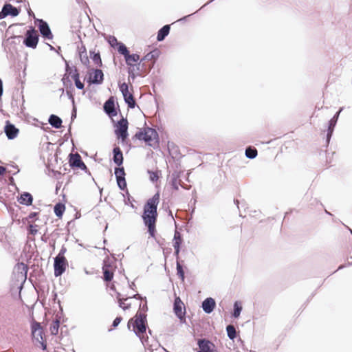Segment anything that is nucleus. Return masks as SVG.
Masks as SVG:
<instances>
[{
	"mask_svg": "<svg viewBox=\"0 0 352 352\" xmlns=\"http://www.w3.org/2000/svg\"><path fill=\"white\" fill-rule=\"evenodd\" d=\"M120 91L122 92L125 102L128 104V107L131 109H133L136 102L133 98V96L129 93V87L126 82H123L119 86Z\"/></svg>",
	"mask_w": 352,
	"mask_h": 352,
	"instance_id": "obj_6",
	"label": "nucleus"
},
{
	"mask_svg": "<svg viewBox=\"0 0 352 352\" xmlns=\"http://www.w3.org/2000/svg\"><path fill=\"white\" fill-rule=\"evenodd\" d=\"M91 57L93 60V61L98 66L102 65V60L100 58V53H95L94 52H91Z\"/></svg>",
	"mask_w": 352,
	"mask_h": 352,
	"instance_id": "obj_34",
	"label": "nucleus"
},
{
	"mask_svg": "<svg viewBox=\"0 0 352 352\" xmlns=\"http://www.w3.org/2000/svg\"><path fill=\"white\" fill-rule=\"evenodd\" d=\"M51 50H54V47L52 46L51 45H48Z\"/></svg>",
	"mask_w": 352,
	"mask_h": 352,
	"instance_id": "obj_61",
	"label": "nucleus"
},
{
	"mask_svg": "<svg viewBox=\"0 0 352 352\" xmlns=\"http://www.w3.org/2000/svg\"><path fill=\"white\" fill-rule=\"evenodd\" d=\"M115 175L116 179L123 178L125 176L124 169L123 167L115 168Z\"/></svg>",
	"mask_w": 352,
	"mask_h": 352,
	"instance_id": "obj_37",
	"label": "nucleus"
},
{
	"mask_svg": "<svg viewBox=\"0 0 352 352\" xmlns=\"http://www.w3.org/2000/svg\"><path fill=\"white\" fill-rule=\"evenodd\" d=\"M245 156L248 159H254L257 156V150L252 146L246 148Z\"/></svg>",
	"mask_w": 352,
	"mask_h": 352,
	"instance_id": "obj_28",
	"label": "nucleus"
},
{
	"mask_svg": "<svg viewBox=\"0 0 352 352\" xmlns=\"http://www.w3.org/2000/svg\"><path fill=\"white\" fill-rule=\"evenodd\" d=\"M135 286V283H132L130 285V287H131V289H133V287H134Z\"/></svg>",
	"mask_w": 352,
	"mask_h": 352,
	"instance_id": "obj_60",
	"label": "nucleus"
},
{
	"mask_svg": "<svg viewBox=\"0 0 352 352\" xmlns=\"http://www.w3.org/2000/svg\"><path fill=\"white\" fill-rule=\"evenodd\" d=\"M60 326V321L59 320L56 319L55 321L53 322V323L50 326V332L52 335H56L58 332V329Z\"/></svg>",
	"mask_w": 352,
	"mask_h": 352,
	"instance_id": "obj_32",
	"label": "nucleus"
},
{
	"mask_svg": "<svg viewBox=\"0 0 352 352\" xmlns=\"http://www.w3.org/2000/svg\"><path fill=\"white\" fill-rule=\"evenodd\" d=\"M173 247L175 249L174 254L176 256L177 259H178L180 251V246H179L178 243H173Z\"/></svg>",
	"mask_w": 352,
	"mask_h": 352,
	"instance_id": "obj_42",
	"label": "nucleus"
},
{
	"mask_svg": "<svg viewBox=\"0 0 352 352\" xmlns=\"http://www.w3.org/2000/svg\"><path fill=\"white\" fill-rule=\"evenodd\" d=\"M197 344L200 349L198 352H210L212 349L215 348L212 342L206 339H199Z\"/></svg>",
	"mask_w": 352,
	"mask_h": 352,
	"instance_id": "obj_12",
	"label": "nucleus"
},
{
	"mask_svg": "<svg viewBox=\"0 0 352 352\" xmlns=\"http://www.w3.org/2000/svg\"><path fill=\"white\" fill-rule=\"evenodd\" d=\"M16 270L21 274V277L26 278L28 267L27 265L23 263H19L16 265Z\"/></svg>",
	"mask_w": 352,
	"mask_h": 352,
	"instance_id": "obj_30",
	"label": "nucleus"
},
{
	"mask_svg": "<svg viewBox=\"0 0 352 352\" xmlns=\"http://www.w3.org/2000/svg\"><path fill=\"white\" fill-rule=\"evenodd\" d=\"M148 173L150 175V179L152 182H156L158 179L159 176H158V174H157V172H153V171L148 170Z\"/></svg>",
	"mask_w": 352,
	"mask_h": 352,
	"instance_id": "obj_41",
	"label": "nucleus"
},
{
	"mask_svg": "<svg viewBox=\"0 0 352 352\" xmlns=\"http://www.w3.org/2000/svg\"><path fill=\"white\" fill-rule=\"evenodd\" d=\"M176 268H177V275L179 276V277L182 280H184V278H185V276H184V270H183L182 265L180 264V263H179L178 261H177Z\"/></svg>",
	"mask_w": 352,
	"mask_h": 352,
	"instance_id": "obj_35",
	"label": "nucleus"
},
{
	"mask_svg": "<svg viewBox=\"0 0 352 352\" xmlns=\"http://www.w3.org/2000/svg\"><path fill=\"white\" fill-rule=\"evenodd\" d=\"M82 48H83V51L80 52V57L81 62L83 64H86L87 62H89V60H88L87 56H86L85 47H82Z\"/></svg>",
	"mask_w": 352,
	"mask_h": 352,
	"instance_id": "obj_39",
	"label": "nucleus"
},
{
	"mask_svg": "<svg viewBox=\"0 0 352 352\" xmlns=\"http://www.w3.org/2000/svg\"><path fill=\"white\" fill-rule=\"evenodd\" d=\"M170 32V25H164L157 33V39L158 41H162L169 34Z\"/></svg>",
	"mask_w": 352,
	"mask_h": 352,
	"instance_id": "obj_22",
	"label": "nucleus"
},
{
	"mask_svg": "<svg viewBox=\"0 0 352 352\" xmlns=\"http://www.w3.org/2000/svg\"><path fill=\"white\" fill-rule=\"evenodd\" d=\"M48 121L50 125L55 129H60L61 127L62 120L56 115H51Z\"/></svg>",
	"mask_w": 352,
	"mask_h": 352,
	"instance_id": "obj_23",
	"label": "nucleus"
},
{
	"mask_svg": "<svg viewBox=\"0 0 352 352\" xmlns=\"http://www.w3.org/2000/svg\"><path fill=\"white\" fill-rule=\"evenodd\" d=\"M32 335L33 340L41 344L42 349L45 350L47 346L43 341V329L39 322L34 321L32 323Z\"/></svg>",
	"mask_w": 352,
	"mask_h": 352,
	"instance_id": "obj_5",
	"label": "nucleus"
},
{
	"mask_svg": "<svg viewBox=\"0 0 352 352\" xmlns=\"http://www.w3.org/2000/svg\"><path fill=\"white\" fill-rule=\"evenodd\" d=\"M184 307V303L182 302L179 298H176L174 302V311L175 315L179 318H182L185 312L182 310Z\"/></svg>",
	"mask_w": 352,
	"mask_h": 352,
	"instance_id": "obj_17",
	"label": "nucleus"
},
{
	"mask_svg": "<svg viewBox=\"0 0 352 352\" xmlns=\"http://www.w3.org/2000/svg\"><path fill=\"white\" fill-rule=\"evenodd\" d=\"M3 82L2 80L0 79V97L2 96L3 94Z\"/></svg>",
	"mask_w": 352,
	"mask_h": 352,
	"instance_id": "obj_54",
	"label": "nucleus"
},
{
	"mask_svg": "<svg viewBox=\"0 0 352 352\" xmlns=\"http://www.w3.org/2000/svg\"><path fill=\"white\" fill-rule=\"evenodd\" d=\"M242 311V306L240 302L236 301L234 304V311L232 316L234 318H239Z\"/></svg>",
	"mask_w": 352,
	"mask_h": 352,
	"instance_id": "obj_31",
	"label": "nucleus"
},
{
	"mask_svg": "<svg viewBox=\"0 0 352 352\" xmlns=\"http://www.w3.org/2000/svg\"><path fill=\"white\" fill-rule=\"evenodd\" d=\"M128 121L126 118H122L118 122L117 129L115 131L116 135L123 140L128 136Z\"/></svg>",
	"mask_w": 352,
	"mask_h": 352,
	"instance_id": "obj_8",
	"label": "nucleus"
},
{
	"mask_svg": "<svg viewBox=\"0 0 352 352\" xmlns=\"http://www.w3.org/2000/svg\"><path fill=\"white\" fill-rule=\"evenodd\" d=\"M179 173L177 171H174L170 175V185L172 188L176 190L179 189V186L180 185L181 180L179 179Z\"/></svg>",
	"mask_w": 352,
	"mask_h": 352,
	"instance_id": "obj_20",
	"label": "nucleus"
},
{
	"mask_svg": "<svg viewBox=\"0 0 352 352\" xmlns=\"http://www.w3.org/2000/svg\"><path fill=\"white\" fill-rule=\"evenodd\" d=\"M67 252V249L65 246H63L58 253V254L56 256L58 258H65L64 254Z\"/></svg>",
	"mask_w": 352,
	"mask_h": 352,
	"instance_id": "obj_45",
	"label": "nucleus"
},
{
	"mask_svg": "<svg viewBox=\"0 0 352 352\" xmlns=\"http://www.w3.org/2000/svg\"><path fill=\"white\" fill-rule=\"evenodd\" d=\"M104 280L106 281H111L113 279V274L107 269L103 267Z\"/></svg>",
	"mask_w": 352,
	"mask_h": 352,
	"instance_id": "obj_36",
	"label": "nucleus"
},
{
	"mask_svg": "<svg viewBox=\"0 0 352 352\" xmlns=\"http://www.w3.org/2000/svg\"><path fill=\"white\" fill-rule=\"evenodd\" d=\"M65 210V206L64 204L58 203L56 204L54 206V213L58 217H61L63 214V212Z\"/></svg>",
	"mask_w": 352,
	"mask_h": 352,
	"instance_id": "obj_29",
	"label": "nucleus"
},
{
	"mask_svg": "<svg viewBox=\"0 0 352 352\" xmlns=\"http://www.w3.org/2000/svg\"><path fill=\"white\" fill-rule=\"evenodd\" d=\"M118 52L120 54L123 55L124 57L125 58L129 53V51L128 50L127 47L122 43H118Z\"/></svg>",
	"mask_w": 352,
	"mask_h": 352,
	"instance_id": "obj_33",
	"label": "nucleus"
},
{
	"mask_svg": "<svg viewBox=\"0 0 352 352\" xmlns=\"http://www.w3.org/2000/svg\"><path fill=\"white\" fill-rule=\"evenodd\" d=\"M80 155L78 153H76L70 155L69 165L72 167L77 168L82 162Z\"/></svg>",
	"mask_w": 352,
	"mask_h": 352,
	"instance_id": "obj_25",
	"label": "nucleus"
},
{
	"mask_svg": "<svg viewBox=\"0 0 352 352\" xmlns=\"http://www.w3.org/2000/svg\"><path fill=\"white\" fill-rule=\"evenodd\" d=\"M343 110V107L340 108V110L333 116V117L329 122V126L327 134V142L329 143L330 139L332 136L334 127L337 123L339 115L340 112Z\"/></svg>",
	"mask_w": 352,
	"mask_h": 352,
	"instance_id": "obj_11",
	"label": "nucleus"
},
{
	"mask_svg": "<svg viewBox=\"0 0 352 352\" xmlns=\"http://www.w3.org/2000/svg\"><path fill=\"white\" fill-rule=\"evenodd\" d=\"M118 301L120 307H121L123 310H126L130 308V304L124 303L121 298H119Z\"/></svg>",
	"mask_w": 352,
	"mask_h": 352,
	"instance_id": "obj_43",
	"label": "nucleus"
},
{
	"mask_svg": "<svg viewBox=\"0 0 352 352\" xmlns=\"http://www.w3.org/2000/svg\"><path fill=\"white\" fill-rule=\"evenodd\" d=\"M109 44L111 45V47H115V45H118V43H119V42H118L115 36H111L109 38Z\"/></svg>",
	"mask_w": 352,
	"mask_h": 352,
	"instance_id": "obj_44",
	"label": "nucleus"
},
{
	"mask_svg": "<svg viewBox=\"0 0 352 352\" xmlns=\"http://www.w3.org/2000/svg\"><path fill=\"white\" fill-rule=\"evenodd\" d=\"M120 189L124 190L126 188L125 177L116 179Z\"/></svg>",
	"mask_w": 352,
	"mask_h": 352,
	"instance_id": "obj_38",
	"label": "nucleus"
},
{
	"mask_svg": "<svg viewBox=\"0 0 352 352\" xmlns=\"http://www.w3.org/2000/svg\"><path fill=\"white\" fill-rule=\"evenodd\" d=\"M6 16H6L5 12H3V8H2L1 11L0 12V19H3Z\"/></svg>",
	"mask_w": 352,
	"mask_h": 352,
	"instance_id": "obj_52",
	"label": "nucleus"
},
{
	"mask_svg": "<svg viewBox=\"0 0 352 352\" xmlns=\"http://www.w3.org/2000/svg\"><path fill=\"white\" fill-rule=\"evenodd\" d=\"M135 320L131 319L129 321L128 327L133 325L134 333L142 340V335L146 332V315L142 312H137L135 316Z\"/></svg>",
	"mask_w": 352,
	"mask_h": 352,
	"instance_id": "obj_2",
	"label": "nucleus"
},
{
	"mask_svg": "<svg viewBox=\"0 0 352 352\" xmlns=\"http://www.w3.org/2000/svg\"><path fill=\"white\" fill-rule=\"evenodd\" d=\"M174 243H178L179 246L181 245L182 243V239L181 236V234L178 231H175L174 234Z\"/></svg>",
	"mask_w": 352,
	"mask_h": 352,
	"instance_id": "obj_40",
	"label": "nucleus"
},
{
	"mask_svg": "<svg viewBox=\"0 0 352 352\" xmlns=\"http://www.w3.org/2000/svg\"><path fill=\"white\" fill-rule=\"evenodd\" d=\"M160 195L156 192L151 198L148 199L144 206V212L142 216L143 221L148 227V232L151 236H155V224L157 218V206L160 202Z\"/></svg>",
	"mask_w": 352,
	"mask_h": 352,
	"instance_id": "obj_1",
	"label": "nucleus"
},
{
	"mask_svg": "<svg viewBox=\"0 0 352 352\" xmlns=\"http://www.w3.org/2000/svg\"><path fill=\"white\" fill-rule=\"evenodd\" d=\"M76 117V109L75 108V107H74V109H73V111H72V120L74 119Z\"/></svg>",
	"mask_w": 352,
	"mask_h": 352,
	"instance_id": "obj_51",
	"label": "nucleus"
},
{
	"mask_svg": "<svg viewBox=\"0 0 352 352\" xmlns=\"http://www.w3.org/2000/svg\"><path fill=\"white\" fill-rule=\"evenodd\" d=\"M63 81L64 85H65V77L63 78Z\"/></svg>",
	"mask_w": 352,
	"mask_h": 352,
	"instance_id": "obj_62",
	"label": "nucleus"
},
{
	"mask_svg": "<svg viewBox=\"0 0 352 352\" xmlns=\"http://www.w3.org/2000/svg\"><path fill=\"white\" fill-rule=\"evenodd\" d=\"M216 306L215 300L212 298H207L202 302V309L206 314H210L213 311Z\"/></svg>",
	"mask_w": 352,
	"mask_h": 352,
	"instance_id": "obj_13",
	"label": "nucleus"
},
{
	"mask_svg": "<svg viewBox=\"0 0 352 352\" xmlns=\"http://www.w3.org/2000/svg\"><path fill=\"white\" fill-rule=\"evenodd\" d=\"M28 14H29V16H34L33 12L31 10H30L28 11Z\"/></svg>",
	"mask_w": 352,
	"mask_h": 352,
	"instance_id": "obj_58",
	"label": "nucleus"
},
{
	"mask_svg": "<svg viewBox=\"0 0 352 352\" xmlns=\"http://www.w3.org/2000/svg\"><path fill=\"white\" fill-rule=\"evenodd\" d=\"M4 131L9 140H13L15 138L19 133V129L8 121L7 122Z\"/></svg>",
	"mask_w": 352,
	"mask_h": 352,
	"instance_id": "obj_14",
	"label": "nucleus"
},
{
	"mask_svg": "<svg viewBox=\"0 0 352 352\" xmlns=\"http://www.w3.org/2000/svg\"><path fill=\"white\" fill-rule=\"evenodd\" d=\"M132 298H137V299H142L141 296L138 294L133 295Z\"/></svg>",
	"mask_w": 352,
	"mask_h": 352,
	"instance_id": "obj_56",
	"label": "nucleus"
},
{
	"mask_svg": "<svg viewBox=\"0 0 352 352\" xmlns=\"http://www.w3.org/2000/svg\"><path fill=\"white\" fill-rule=\"evenodd\" d=\"M122 317L120 316H118V317H116L114 320L113 321V324H112V327H116L118 326V324L120 323V322L122 321Z\"/></svg>",
	"mask_w": 352,
	"mask_h": 352,
	"instance_id": "obj_46",
	"label": "nucleus"
},
{
	"mask_svg": "<svg viewBox=\"0 0 352 352\" xmlns=\"http://www.w3.org/2000/svg\"><path fill=\"white\" fill-rule=\"evenodd\" d=\"M135 137L140 140H144L148 145L151 146V142L157 138L158 134L155 129L148 127L144 131L137 132Z\"/></svg>",
	"mask_w": 352,
	"mask_h": 352,
	"instance_id": "obj_3",
	"label": "nucleus"
},
{
	"mask_svg": "<svg viewBox=\"0 0 352 352\" xmlns=\"http://www.w3.org/2000/svg\"><path fill=\"white\" fill-rule=\"evenodd\" d=\"M113 160L114 163L120 166L123 163V155L122 152L119 146H115L113 149Z\"/></svg>",
	"mask_w": 352,
	"mask_h": 352,
	"instance_id": "obj_16",
	"label": "nucleus"
},
{
	"mask_svg": "<svg viewBox=\"0 0 352 352\" xmlns=\"http://www.w3.org/2000/svg\"><path fill=\"white\" fill-rule=\"evenodd\" d=\"M129 77H131L133 79L135 78V74L131 69H129Z\"/></svg>",
	"mask_w": 352,
	"mask_h": 352,
	"instance_id": "obj_53",
	"label": "nucleus"
},
{
	"mask_svg": "<svg viewBox=\"0 0 352 352\" xmlns=\"http://www.w3.org/2000/svg\"><path fill=\"white\" fill-rule=\"evenodd\" d=\"M140 309H144V308L147 309L146 302H145L142 306L140 305Z\"/></svg>",
	"mask_w": 352,
	"mask_h": 352,
	"instance_id": "obj_57",
	"label": "nucleus"
},
{
	"mask_svg": "<svg viewBox=\"0 0 352 352\" xmlns=\"http://www.w3.org/2000/svg\"><path fill=\"white\" fill-rule=\"evenodd\" d=\"M65 72L66 74H68L69 76L74 80L75 85L78 89H82L84 88V83L80 80L78 71L75 67L72 69L66 63Z\"/></svg>",
	"mask_w": 352,
	"mask_h": 352,
	"instance_id": "obj_9",
	"label": "nucleus"
},
{
	"mask_svg": "<svg viewBox=\"0 0 352 352\" xmlns=\"http://www.w3.org/2000/svg\"><path fill=\"white\" fill-rule=\"evenodd\" d=\"M234 202L238 205V204H239V201L238 200H235Z\"/></svg>",
	"mask_w": 352,
	"mask_h": 352,
	"instance_id": "obj_64",
	"label": "nucleus"
},
{
	"mask_svg": "<svg viewBox=\"0 0 352 352\" xmlns=\"http://www.w3.org/2000/svg\"><path fill=\"white\" fill-rule=\"evenodd\" d=\"M33 198L30 193L25 192L21 195L19 201L21 204L30 206L32 204Z\"/></svg>",
	"mask_w": 352,
	"mask_h": 352,
	"instance_id": "obj_21",
	"label": "nucleus"
},
{
	"mask_svg": "<svg viewBox=\"0 0 352 352\" xmlns=\"http://www.w3.org/2000/svg\"><path fill=\"white\" fill-rule=\"evenodd\" d=\"M190 15H191V14H189V15H188V16H184V17H183V18L180 19L179 21H184V20H185L187 17L190 16Z\"/></svg>",
	"mask_w": 352,
	"mask_h": 352,
	"instance_id": "obj_59",
	"label": "nucleus"
},
{
	"mask_svg": "<svg viewBox=\"0 0 352 352\" xmlns=\"http://www.w3.org/2000/svg\"><path fill=\"white\" fill-rule=\"evenodd\" d=\"M160 52L159 50L155 49L147 54H146L141 60V61H148L151 60H156L160 56Z\"/></svg>",
	"mask_w": 352,
	"mask_h": 352,
	"instance_id": "obj_24",
	"label": "nucleus"
},
{
	"mask_svg": "<svg viewBox=\"0 0 352 352\" xmlns=\"http://www.w3.org/2000/svg\"><path fill=\"white\" fill-rule=\"evenodd\" d=\"M38 23V29L42 36L46 39L51 40L53 38V34L47 23L43 19H36Z\"/></svg>",
	"mask_w": 352,
	"mask_h": 352,
	"instance_id": "obj_10",
	"label": "nucleus"
},
{
	"mask_svg": "<svg viewBox=\"0 0 352 352\" xmlns=\"http://www.w3.org/2000/svg\"><path fill=\"white\" fill-rule=\"evenodd\" d=\"M12 170H9L10 173H12L13 175H15L16 173H19V169L18 168V166L16 165L12 166Z\"/></svg>",
	"mask_w": 352,
	"mask_h": 352,
	"instance_id": "obj_47",
	"label": "nucleus"
},
{
	"mask_svg": "<svg viewBox=\"0 0 352 352\" xmlns=\"http://www.w3.org/2000/svg\"><path fill=\"white\" fill-rule=\"evenodd\" d=\"M104 110L109 116H115L117 112L115 109L114 102L112 98H109L104 104Z\"/></svg>",
	"mask_w": 352,
	"mask_h": 352,
	"instance_id": "obj_15",
	"label": "nucleus"
},
{
	"mask_svg": "<svg viewBox=\"0 0 352 352\" xmlns=\"http://www.w3.org/2000/svg\"><path fill=\"white\" fill-rule=\"evenodd\" d=\"M104 80V74L101 69H94V76L90 78V82L93 84L100 85Z\"/></svg>",
	"mask_w": 352,
	"mask_h": 352,
	"instance_id": "obj_18",
	"label": "nucleus"
},
{
	"mask_svg": "<svg viewBox=\"0 0 352 352\" xmlns=\"http://www.w3.org/2000/svg\"><path fill=\"white\" fill-rule=\"evenodd\" d=\"M6 169L5 167L0 166V175H2L5 172Z\"/></svg>",
	"mask_w": 352,
	"mask_h": 352,
	"instance_id": "obj_55",
	"label": "nucleus"
},
{
	"mask_svg": "<svg viewBox=\"0 0 352 352\" xmlns=\"http://www.w3.org/2000/svg\"><path fill=\"white\" fill-rule=\"evenodd\" d=\"M226 331L228 337L230 340H234V338L236 337V331L235 327L232 324H229L226 327Z\"/></svg>",
	"mask_w": 352,
	"mask_h": 352,
	"instance_id": "obj_27",
	"label": "nucleus"
},
{
	"mask_svg": "<svg viewBox=\"0 0 352 352\" xmlns=\"http://www.w3.org/2000/svg\"><path fill=\"white\" fill-rule=\"evenodd\" d=\"M126 60V63L129 66H133V63H136L140 60V56L137 54H128V55L124 58Z\"/></svg>",
	"mask_w": 352,
	"mask_h": 352,
	"instance_id": "obj_26",
	"label": "nucleus"
},
{
	"mask_svg": "<svg viewBox=\"0 0 352 352\" xmlns=\"http://www.w3.org/2000/svg\"><path fill=\"white\" fill-rule=\"evenodd\" d=\"M78 168H80L82 170H87V168L85 163L82 161L79 166H77Z\"/></svg>",
	"mask_w": 352,
	"mask_h": 352,
	"instance_id": "obj_50",
	"label": "nucleus"
},
{
	"mask_svg": "<svg viewBox=\"0 0 352 352\" xmlns=\"http://www.w3.org/2000/svg\"><path fill=\"white\" fill-rule=\"evenodd\" d=\"M210 352H217L214 349H212Z\"/></svg>",
	"mask_w": 352,
	"mask_h": 352,
	"instance_id": "obj_63",
	"label": "nucleus"
},
{
	"mask_svg": "<svg viewBox=\"0 0 352 352\" xmlns=\"http://www.w3.org/2000/svg\"><path fill=\"white\" fill-rule=\"evenodd\" d=\"M38 42V34L33 27H30L26 32L23 44L28 47L34 49L36 47Z\"/></svg>",
	"mask_w": 352,
	"mask_h": 352,
	"instance_id": "obj_4",
	"label": "nucleus"
},
{
	"mask_svg": "<svg viewBox=\"0 0 352 352\" xmlns=\"http://www.w3.org/2000/svg\"><path fill=\"white\" fill-rule=\"evenodd\" d=\"M3 8L6 16H16L19 14V10L10 3H6Z\"/></svg>",
	"mask_w": 352,
	"mask_h": 352,
	"instance_id": "obj_19",
	"label": "nucleus"
},
{
	"mask_svg": "<svg viewBox=\"0 0 352 352\" xmlns=\"http://www.w3.org/2000/svg\"><path fill=\"white\" fill-rule=\"evenodd\" d=\"M36 226L30 225V232L32 234H35L37 232V229L36 228Z\"/></svg>",
	"mask_w": 352,
	"mask_h": 352,
	"instance_id": "obj_48",
	"label": "nucleus"
},
{
	"mask_svg": "<svg viewBox=\"0 0 352 352\" xmlns=\"http://www.w3.org/2000/svg\"><path fill=\"white\" fill-rule=\"evenodd\" d=\"M66 92H67V94L69 98L71 99L73 104H74V98L72 93L70 91H69L68 89L66 90Z\"/></svg>",
	"mask_w": 352,
	"mask_h": 352,
	"instance_id": "obj_49",
	"label": "nucleus"
},
{
	"mask_svg": "<svg viewBox=\"0 0 352 352\" xmlns=\"http://www.w3.org/2000/svg\"><path fill=\"white\" fill-rule=\"evenodd\" d=\"M67 261L65 258H54V276L56 277L61 276L66 270Z\"/></svg>",
	"mask_w": 352,
	"mask_h": 352,
	"instance_id": "obj_7",
	"label": "nucleus"
}]
</instances>
